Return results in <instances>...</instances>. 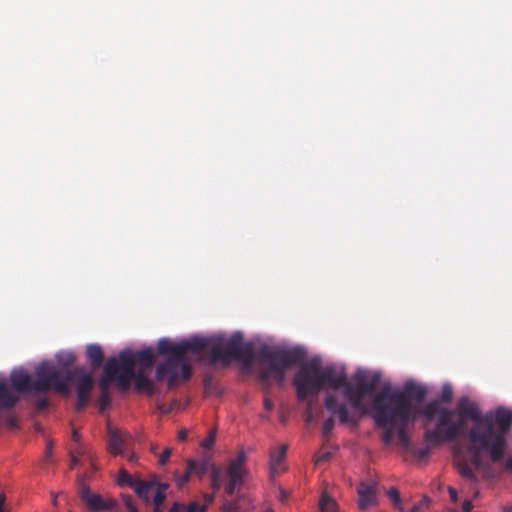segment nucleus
I'll use <instances>...</instances> for the list:
<instances>
[{
    "mask_svg": "<svg viewBox=\"0 0 512 512\" xmlns=\"http://www.w3.org/2000/svg\"><path fill=\"white\" fill-rule=\"evenodd\" d=\"M426 444L428 445L427 447H411L410 451L412 452V454L419 460H425L428 455H429V450L431 447H437V446H440L439 445H430L429 443L426 442ZM443 443H441L442 445Z\"/></svg>",
    "mask_w": 512,
    "mask_h": 512,
    "instance_id": "obj_29",
    "label": "nucleus"
},
{
    "mask_svg": "<svg viewBox=\"0 0 512 512\" xmlns=\"http://www.w3.org/2000/svg\"><path fill=\"white\" fill-rule=\"evenodd\" d=\"M98 403H99V410L104 411L107 408V406L110 404L109 393H106V392L101 393Z\"/></svg>",
    "mask_w": 512,
    "mask_h": 512,
    "instance_id": "obj_35",
    "label": "nucleus"
},
{
    "mask_svg": "<svg viewBox=\"0 0 512 512\" xmlns=\"http://www.w3.org/2000/svg\"><path fill=\"white\" fill-rule=\"evenodd\" d=\"M6 423H7L8 427L11 428V429H17L18 428V420H17V417L15 415H9L6 418Z\"/></svg>",
    "mask_w": 512,
    "mask_h": 512,
    "instance_id": "obj_40",
    "label": "nucleus"
},
{
    "mask_svg": "<svg viewBox=\"0 0 512 512\" xmlns=\"http://www.w3.org/2000/svg\"><path fill=\"white\" fill-rule=\"evenodd\" d=\"M292 385L295 387L299 401H306L323 389L321 380V364L317 359L304 363L295 373Z\"/></svg>",
    "mask_w": 512,
    "mask_h": 512,
    "instance_id": "obj_8",
    "label": "nucleus"
},
{
    "mask_svg": "<svg viewBox=\"0 0 512 512\" xmlns=\"http://www.w3.org/2000/svg\"><path fill=\"white\" fill-rule=\"evenodd\" d=\"M254 359L253 345L243 342L240 332L233 333L228 339L218 338L211 343V363L221 362L229 365L233 360L242 361L250 365Z\"/></svg>",
    "mask_w": 512,
    "mask_h": 512,
    "instance_id": "obj_6",
    "label": "nucleus"
},
{
    "mask_svg": "<svg viewBox=\"0 0 512 512\" xmlns=\"http://www.w3.org/2000/svg\"><path fill=\"white\" fill-rule=\"evenodd\" d=\"M132 441V436L119 429L108 426V450L113 455L123 454Z\"/></svg>",
    "mask_w": 512,
    "mask_h": 512,
    "instance_id": "obj_13",
    "label": "nucleus"
},
{
    "mask_svg": "<svg viewBox=\"0 0 512 512\" xmlns=\"http://www.w3.org/2000/svg\"><path fill=\"white\" fill-rule=\"evenodd\" d=\"M214 442H215V433L212 432V433H210V435L207 438L202 440L201 446L209 449L213 446Z\"/></svg>",
    "mask_w": 512,
    "mask_h": 512,
    "instance_id": "obj_39",
    "label": "nucleus"
},
{
    "mask_svg": "<svg viewBox=\"0 0 512 512\" xmlns=\"http://www.w3.org/2000/svg\"><path fill=\"white\" fill-rule=\"evenodd\" d=\"M192 472L189 471V467L186 465L185 472L183 474L175 473V481L179 488H182L190 479Z\"/></svg>",
    "mask_w": 512,
    "mask_h": 512,
    "instance_id": "obj_31",
    "label": "nucleus"
},
{
    "mask_svg": "<svg viewBox=\"0 0 512 512\" xmlns=\"http://www.w3.org/2000/svg\"><path fill=\"white\" fill-rule=\"evenodd\" d=\"M448 492H449V496H450V500L452 502H456L458 500V494H457V490L453 487H449L448 488Z\"/></svg>",
    "mask_w": 512,
    "mask_h": 512,
    "instance_id": "obj_45",
    "label": "nucleus"
},
{
    "mask_svg": "<svg viewBox=\"0 0 512 512\" xmlns=\"http://www.w3.org/2000/svg\"><path fill=\"white\" fill-rule=\"evenodd\" d=\"M319 508L321 512H337V503L324 492L319 501Z\"/></svg>",
    "mask_w": 512,
    "mask_h": 512,
    "instance_id": "obj_26",
    "label": "nucleus"
},
{
    "mask_svg": "<svg viewBox=\"0 0 512 512\" xmlns=\"http://www.w3.org/2000/svg\"><path fill=\"white\" fill-rule=\"evenodd\" d=\"M128 460L130 462H136L137 461V456L135 454H132L129 456Z\"/></svg>",
    "mask_w": 512,
    "mask_h": 512,
    "instance_id": "obj_54",
    "label": "nucleus"
},
{
    "mask_svg": "<svg viewBox=\"0 0 512 512\" xmlns=\"http://www.w3.org/2000/svg\"><path fill=\"white\" fill-rule=\"evenodd\" d=\"M48 404L49 403H48L47 398L46 397H41V398L37 399V401H36V408L38 410H44V409H46L48 407Z\"/></svg>",
    "mask_w": 512,
    "mask_h": 512,
    "instance_id": "obj_41",
    "label": "nucleus"
},
{
    "mask_svg": "<svg viewBox=\"0 0 512 512\" xmlns=\"http://www.w3.org/2000/svg\"><path fill=\"white\" fill-rule=\"evenodd\" d=\"M171 453H172V450L170 448H165L164 451L159 456L158 463L162 466L165 465L167 463Z\"/></svg>",
    "mask_w": 512,
    "mask_h": 512,
    "instance_id": "obj_38",
    "label": "nucleus"
},
{
    "mask_svg": "<svg viewBox=\"0 0 512 512\" xmlns=\"http://www.w3.org/2000/svg\"><path fill=\"white\" fill-rule=\"evenodd\" d=\"M133 380H135V388L137 391H145L149 395H153V383L142 371L135 373Z\"/></svg>",
    "mask_w": 512,
    "mask_h": 512,
    "instance_id": "obj_22",
    "label": "nucleus"
},
{
    "mask_svg": "<svg viewBox=\"0 0 512 512\" xmlns=\"http://www.w3.org/2000/svg\"><path fill=\"white\" fill-rule=\"evenodd\" d=\"M379 427L384 429V432H383L382 437H381L382 442L385 445H390L392 443V441H393L395 431L397 432L396 424L390 423L388 425L379 426Z\"/></svg>",
    "mask_w": 512,
    "mask_h": 512,
    "instance_id": "obj_27",
    "label": "nucleus"
},
{
    "mask_svg": "<svg viewBox=\"0 0 512 512\" xmlns=\"http://www.w3.org/2000/svg\"><path fill=\"white\" fill-rule=\"evenodd\" d=\"M335 426V421H334V418L333 417H329L327 418L323 425H322V434H323V437L325 438H328L333 430Z\"/></svg>",
    "mask_w": 512,
    "mask_h": 512,
    "instance_id": "obj_32",
    "label": "nucleus"
},
{
    "mask_svg": "<svg viewBox=\"0 0 512 512\" xmlns=\"http://www.w3.org/2000/svg\"><path fill=\"white\" fill-rule=\"evenodd\" d=\"M10 382L12 387L18 392L32 391V380L29 373L23 369H13L10 374Z\"/></svg>",
    "mask_w": 512,
    "mask_h": 512,
    "instance_id": "obj_17",
    "label": "nucleus"
},
{
    "mask_svg": "<svg viewBox=\"0 0 512 512\" xmlns=\"http://www.w3.org/2000/svg\"><path fill=\"white\" fill-rule=\"evenodd\" d=\"M246 460L245 451L240 450L228 463L226 470L228 482L225 485V491L230 496H232L236 490L240 489L244 483V479L248 474Z\"/></svg>",
    "mask_w": 512,
    "mask_h": 512,
    "instance_id": "obj_9",
    "label": "nucleus"
},
{
    "mask_svg": "<svg viewBox=\"0 0 512 512\" xmlns=\"http://www.w3.org/2000/svg\"><path fill=\"white\" fill-rule=\"evenodd\" d=\"M427 394V389L415 383L414 381H407L402 391H390V384L383 388L379 393L373 395V409H381V420H386L388 416L391 419L396 418L399 421L405 422L407 420H415L418 416L423 417L428 423H434L436 427V420H429L422 411L430 403L428 402L422 409H418L413 403L412 399L417 402L424 400Z\"/></svg>",
    "mask_w": 512,
    "mask_h": 512,
    "instance_id": "obj_3",
    "label": "nucleus"
},
{
    "mask_svg": "<svg viewBox=\"0 0 512 512\" xmlns=\"http://www.w3.org/2000/svg\"><path fill=\"white\" fill-rule=\"evenodd\" d=\"M79 496L81 500L87 505V507L94 511H108L113 510L116 506L114 499L104 500L100 494L92 493L89 486H87L83 480L79 479Z\"/></svg>",
    "mask_w": 512,
    "mask_h": 512,
    "instance_id": "obj_11",
    "label": "nucleus"
},
{
    "mask_svg": "<svg viewBox=\"0 0 512 512\" xmlns=\"http://www.w3.org/2000/svg\"><path fill=\"white\" fill-rule=\"evenodd\" d=\"M86 357L93 368H99L104 360L102 348L98 344H89L86 347Z\"/></svg>",
    "mask_w": 512,
    "mask_h": 512,
    "instance_id": "obj_21",
    "label": "nucleus"
},
{
    "mask_svg": "<svg viewBox=\"0 0 512 512\" xmlns=\"http://www.w3.org/2000/svg\"><path fill=\"white\" fill-rule=\"evenodd\" d=\"M81 373L82 375L76 388L78 399L75 408L77 411H82L87 405L89 394L94 385L93 378L90 374L86 373L83 369L81 370Z\"/></svg>",
    "mask_w": 512,
    "mask_h": 512,
    "instance_id": "obj_15",
    "label": "nucleus"
},
{
    "mask_svg": "<svg viewBox=\"0 0 512 512\" xmlns=\"http://www.w3.org/2000/svg\"><path fill=\"white\" fill-rule=\"evenodd\" d=\"M0 512H5V511H4V506H1V505H0Z\"/></svg>",
    "mask_w": 512,
    "mask_h": 512,
    "instance_id": "obj_58",
    "label": "nucleus"
},
{
    "mask_svg": "<svg viewBox=\"0 0 512 512\" xmlns=\"http://www.w3.org/2000/svg\"><path fill=\"white\" fill-rule=\"evenodd\" d=\"M118 361L115 357L108 358L104 368L103 375L99 380V388L101 393H108L111 381H117Z\"/></svg>",
    "mask_w": 512,
    "mask_h": 512,
    "instance_id": "obj_18",
    "label": "nucleus"
},
{
    "mask_svg": "<svg viewBox=\"0 0 512 512\" xmlns=\"http://www.w3.org/2000/svg\"><path fill=\"white\" fill-rule=\"evenodd\" d=\"M263 405H264L265 410L268 412L272 411L274 408L273 402L268 398H264Z\"/></svg>",
    "mask_w": 512,
    "mask_h": 512,
    "instance_id": "obj_47",
    "label": "nucleus"
},
{
    "mask_svg": "<svg viewBox=\"0 0 512 512\" xmlns=\"http://www.w3.org/2000/svg\"><path fill=\"white\" fill-rule=\"evenodd\" d=\"M58 361L65 366H69L74 363L75 356L72 353H64L57 355Z\"/></svg>",
    "mask_w": 512,
    "mask_h": 512,
    "instance_id": "obj_33",
    "label": "nucleus"
},
{
    "mask_svg": "<svg viewBox=\"0 0 512 512\" xmlns=\"http://www.w3.org/2000/svg\"><path fill=\"white\" fill-rule=\"evenodd\" d=\"M221 475V469L219 467L212 466V470L210 471V481L214 493L218 491L221 487Z\"/></svg>",
    "mask_w": 512,
    "mask_h": 512,
    "instance_id": "obj_28",
    "label": "nucleus"
},
{
    "mask_svg": "<svg viewBox=\"0 0 512 512\" xmlns=\"http://www.w3.org/2000/svg\"><path fill=\"white\" fill-rule=\"evenodd\" d=\"M428 503V497L424 496L423 499L414 504L408 512H420L421 509L428 506Z\"/></svg>",
    "mask_w": 512,
    "mask_h": 512,
    "instance_id": "obj_36",
    "label": "nucleus"
},
{
    "mask_svg": "<svg viewBox=\"0 0 512 512\" xmlns=\"http://www.w3.org/2000/svg\"><path fill=\"white\" fill-rule=\"evenodd\" d=\"M207 505H201L198 502H191L188 506L183 503L174 502L168 512H205Z\"/></svg>",
    "mask_w": 512,
    "mask_h": 512,
    "instance_id": "obj_25",
    "label": "nucleus"
},
{
    "mask_svg": "<svg viewBox=\"0 0 512 512\" xmlns=\"http://www.w3.org/2000/svg\"><path fill=\"white\" fill-rule=\"evenodd\" d=\"M18 400L19 397L8 388L4 380L0 379V407L11 408Z\"/></svg>",
    "mask_w": 512,
    "mask_h": 512,
    "instance_id": "obj_20",
    "label": "nucleus"
},
{
    "mask_svg": "<svg viewBox=\"0 0 512 512\" xmlns=\"http://www.w3.org/2000/svg\"><path fill=\"white\" fill-rule=\"evenodd\" d=\"M382 374L379 371H371L363 368L356 370L353 379L355 385L348 383L344 371H335L331 367L321 368V380L323 387L327 384L332 389H343L345 399L350 403L351 409L346 403H339L335 395H327L324 405L328 411L338 416L340 423L356 426L359 419L365 413L364 398L373 396L378 388Z\"/></svg>",
    "mask_w": 512,
    "mask_h": 512,
    "instance_id": "obj_2",
    "label": "nucleus"
},
{
    "mask_svg": "<svg viewBox=\"0 0 512 512\" xmlns=\"http://www.w3.org/2000/svg\"><path fill=\"white\" fill-rule=\"evenodd\" d=\"M388 497L393 501L394 505L398 506L400 505V495L396 488L392 487L387 492Z\"/></svg>",
    "mask_w": 512,
    "mask_h": 512,
    "instance_id": "obj_37",
    "label": "nucleus"
},
{
    "mask_svg": "<svg viewBox=\"0 0 512 512\" xmlns=\"http://www.w3.org/2000/svg\"><path fill=\"white\" fill-rule=\"evenodd\" d=\"M116 360L118 361L117 382L123 390H127L136 373L135 355L131 350L125 349L119 353Z\"/></svg>",
    "mask_w": 512,
    "mask_h": 512,
    "instance_id": "obj_10",
    "label": "nucleus"
},
{
    "mask_svg": "<svg viewBox=\"0 0 512 512\" xmlns=\"http://www.w3.org/2000/svg\"><path fill=\"white\" fill-rule=\"evenodd\" d=\"M288 446L283 444L277 451H273L270 454V468L272 473H279L280 468L279 465L286 457Z\"/></svg>",
    "mask_w": 512,
    "mask_h": 512,
    "instance_id": "obj_24",
    "label": "nucleus"
},
{
    "mask_svg": "<svg viewBox=\"0 0 512 512\" xmlns=\"http://www.w3.org/2000/svg\"><path fill=\"white\" fill-rule=\"evenodd\" d=\"M306 352L299 347L291 349L269 348L264 346L258 354V360L265 365L260 371V379L267 382L273 377L279 384L285 380L286 371L304 361Z\"/></svg>",
    "mask_w": 512,
    "mask_h": 512,
    "instance_id": "obj_5",
    "label": "nucleus"
},
{
    "mask_svg": "<svg viewBox=\"0 0 512 512\" xmlns=\"http://www.w3.org/2000/svg\"><path fill=\"white\" fill-rule=\"evenodd\" d=\"M382 412L383 411L381 409H374L373 418H374L376 425L377 426H385L390 423L396 424L397 436H398L400 445L402 446L403 449L410 450L412 445H411L410 438L407 434L406 428L412 420H407L405 422H402V421L397 420L396 418H393L392 416H391V419H389V417L387 416L386 420H381Z\"/></svg>",
    "mask_w": 512,
    "mask_h": 512,
    "instance_id": "obj_12",
    "label": "nucleus"
},
{
    "mask_svg": "<svg viewBox=\"0 0 512 512\" xmlns=\"http://www.w3.org/2000/svg\"><path fill=\"white\" fill-rule=\"evenodd\" d=\"M203 498H204V501L205 503L203 505H207V507L214 501V498H215V494L212 493V494H204L203 495Z\"/></svg>",
    "mask_w": 512,
    "mask_h": 512,
    "instance_id": "obj_46",
    "label": "nucleus"
},
{
    "mask_svg": "<svg viewBox=\"0 0 512 512\" xmlns=\"http://www.w3.org/2000/svg\"><path fill=\"white\" fill-rule=\"evenodd\" d=\"M222 512H239V506L237 502L225 501L221 507Z\"/></svg>",
    "mask_w": 512,
    "mask_h": 512,
    "instance_id": "obj_34",
    "label": "nucleus"
},
{
    "mask_svg": "<svg viewBox=\"0 0 512 512\" xmlns=\"http://www.w3.org/2000/svg\"><path fill=\"white\" fill-rule=\"evenodd\" d=\"M119 484H126L134 491L138 496H147L148 490L151 487V483L146 480L133 478L125 469H121L118 476Z\"/></svg>",
    "mask_w": 512,
    "mask_h": 512,
    "instance_id": "obj_16",
    "label": "nucleus"
},
{
    "mask_svg": "<svg viewBox=\"0 0 512 512\" xmlns=\"http://www.w3.org/2000/svg\"><path fill=\"white\" fill-rule=\"evenodd\" d=\"M331 457V453L330 452H324L320 455L317 456L316 460H315V463L316 464H320V463H323V462H326L330 459Z\"/></svg>",
    "mask_w": 512,
    "mask_h": 512,
    "instance_id": "obj_42",
    "label": "nucleus"
},
{
    "mask_svg": "<svg viewBox=\"0 0 512 512\" xmlns=\"http://www.w3.org/2000/svg\"><path fill=\"white\" fill-rule=\"evenodd\" d=\"M135 355L136 363L143 369L151 368L154 365V355L151 348H145L138 351Z\"/></svg>",
    "mask_w": 512,
    "mask_h": 512,
    "instance_id": "obj_23",
    "label": "nucleus"
},
{
    "mask_svg": "<svg viewBox=\"0 0 512 512\" xmlns=\"http://www.w3.org/2000/svg\"><path fill=\"white\" fill-rule=\"evenodd\" d=\"M77 458L75 456H71V467H74L77 464Z\"/></svg>",
    "mask_w": 512,
    "mask_h": 512,
    "instance_id": "obj_53",
    "label": "nucleus"
},
{
    "mask_svg": "<svg viewBox=\"0 0 512 512\" xmlns=\"http://www.w3.org/2000/svg\"><path fill=\"white\" fill-rule=\"evenodd\" d=\"M52 455V446L48 445L46 448V456L50 457Z\"/></svg>",
    "mask_w": 512,
    "mask_h": 512,
    "instance_id": "obj_52",
    "label": "nucleus"
},
{
    "mask_svg": "<svg viewBox=\"0 0 512 512\" xmlns=\"http://www.w3.org/2000/svg\"><path fill=\"white\" fill-rule=\"evenodd\" d=\"M74 378V373L66 370L62 373L52 362L43 361L35 369V380L32 383V391L46 393L54 389L59 393L69 392V382Z\"/></svg>",
    "mask_w": 512,
    "mask_h": 512,
    "instance_id": "obj_7",
    "label": "nucleus"
},
{
    "mask_svg": "<svg viewBox=\"0 0 512 512\" xmlns=\"http://www.w3.org/2000/svg\"><path fill=\"white\" fill-rule=\"evenodd\" d=\"M5 501H6V496H5V494H4V493H1V494H0V505H1V506H4Z\"/></svg>",
    "mask_w": 512,
    "mask_h": 512,
    "instance_id": "obj_51",
    "label": "nucleus"
},
{
    "mask_svg": "<svg viewBox=\"0 0 512 512\" xmlns=\"http://www.w3.org/2000/svg\"><path fill=\"white\" fill-rule=\"evenodd\" d=\"M503 512H512V505L505 506Z\"/></svg>",
    "mask_w": 512,
    "mask_h": 512,
    "instance_id": "obj_55",
    "label": "nucleus"
},
{
    "mask_svg": "<svg viewBox=\"0 0 512 512\" xmlns=\"http://www.w3.org/2000/svg\"><path fill=\"white\" fill-rule=\"evenodd\" d=\"M156 448H157V447H156V445H154V444H152V445H151V451H152L154 454H156Z\"/></svg>",
    "mask_w": 512,
    "mask_h": 512,
    "instance_id": "obj_56",
    "label": "nucleus"
},
{
    "mask_svg": "<svg viewBox=\"0 0 512 512\" xmlns=\"http://www.w3.org/2000/svg\"><path fill=\"white\" fill-rule=\"evenodd\" d=\"M125 506L128 512H138L131 498L125 499Z\"/></svg>",
    "mask_w": 512,
    "mask_h": 512,
    "instance_id": "obj_43",
    "label": "nucleus"
},
{
    "mask_svg": "<svg viewBox=\"0 0 512 512\" xmlns=\"http://www.w3.org/2000/svg\"><path fill=\"white\" fill-rule=\"evenodd\" d=\"M264 512H275V511H274V510H272V509H270V508H268V509H266Z\"/></svg>",
    "mask_w": 512,
    "mask_h": 512,
    "instance_id": "obj_57",
    "label": "nucleus"
},
{
    "mask_svg": "<svg viewBox=\"0 0 512 512\" xmlns=\"http://www.w3.org/2000/svg\"><path fill=\"white\" fill-rule=\"evenodd\" d=\"M188 431L186 429H182L178 432L177 438L180 441H184L187 439Z\"/></svg>",
    "mask_w": 512,
    "mask_h": 512,
    "instance_id": "obj_48",
    "label": "nucleus"
},
{
    "mask_svg": "<svg viewBox=\"0 0 512 512\" xmlns=\"http://www.w3.org/2000/svg\"><path fill=\"white\" fill-rule=\"evenodd\" d=\"M209 345L210 340L201 337H193L178 343L169 338L160 339L157 343V352L167 358L156 368L157 380H166L168 387L172 388L177 384L179 372H181L183 380L189 379L191 367L187 362L186 354L188 352L198 354Z\"/></svg>",
    "mask_w": 512,
    "mask_h": 512,
    "instance_id": "obj_4",
    "label": "nucleus"
},
{
    "mask_svg": "<svg viewBox=\"0 0 512 512\" xmlns=\"http://www.w3.org/2000/svg\"><path fill=\"white\" fill-rule=\"evenodd\" d=\"M473 508V505H472V502L471 500H464L463 503H462V511L463 512H471Z\"/></svg>",
    "mask_w": 512,
    "mask_h": 512,
    "instance_id": "obj_44",
    "label": "nucleus"
},
{
    "mask_svg": "<svg viewBox=\"0 0 512 512\" xmlns=\"http://www.w3.org/2000/svg\"><path fill=\"white\" fill-rule=\"evenodd\" d=\"M79 437H80L79 433L76 430H74L72 433L73 440L77 442L79 440Z\"/></svg>",
    "mask_w": 512,
    "mask_h": 512,
    "instance_id": "obj_50",
    "label": "nucleus"
},
{
    "mask_svg": "<svg viewBox=\"0 0 512 512\" xmlns=\"http://www.w3.org/2000/svg\"><path fill=\"white\" fill-rule=\"evenodd\" d=\"M453 389L450 384H445L442 386L440 400H437L442 407V403H449L452 400Z\"/></svg>",
    "mask_w": 512,
    "mask_h": 512,
    "instance_id": "obj_30",
    "label": "nucleus"
},
{
    "mask_svg": "<svg viewBox=\"0 0 512 512\" xmlns=\"http://www.w3.org/2000/svg\"><path fill=\"white\" fill-rule=\"evenodd\" d=\"M505 466L507 469L512 470V456H510L506 459Z\"/></svg>",
    "mask_w": 512,
    "mask_h": 512,
    "instance_id": "obj_49",
    "label": "nucleus"
},
{
    "mask_svg": "<svg viewBox=\"0 0 512 512\" xmlns=\"http://www.w3.org/2000/svg\"><path fill=\"white\" fill-rule=\"evenodd\" d=\"M377 487L378 483L374 479L361 481L358 488V506L359 509L364 511L369 506L374 505L377 501Z\"/></svg>",
    "mask_w": 512,
    "mask_h": 512,
    "instance_id": "obj_14",
    "label": "nucleus"
},
{
    "mask_svg": "<svg viewBox=\"0 0 512 512\" xmlns=\"http://www.w3.org/2000/svg\"><path fill=\"white\" fill-rule=\"evenodd\" d=\"M36 430L40 431V426L36 425Z\"/></svg>",
    "mask_w": 512,
    "mask_h": 512,
    "instance_id": "obj_59",
    "label": "nucleus"
},
{
    "mask_svg": "<svg viewBox=\"0 0 512 512\" xmlns=\"http://www.w3.org/2000/svg\"><path fill=\"white\" fill-rule=\"evenodd\" d=\"M187 466L189 467V471H191L192 474H195L198 477L202 478L208 471H211L212 466H215V465L211 463L210 458L202 457L197 460H194V459L188 460Z\"/></svg>",
    "mask_w": 512,
    "mask_h": 512,
    "instance_id": "obj_19",
    "label": "nucleus"
},
{
    "mask_svg": "<svg viewBox=\"0 0 512 512\" xmlns=\"http://www.w3.org/2000/svg\"><path fill=\"white\" fill-rule=\"evenodd\" d=\"M457 412L455 420L451 409L442 407L438 401H430L422 414L429 420L435 419L436 427L425 428L423 439L430 445L452 442L464 432L465 418L471 419L474 424L468 432L470 462L459 446L454 448V461L459 474L474 482L476 475L472 466L476 469L482 466V452H488L493 463L504 458L507 447L505 435L512 424V411L500 406L494 414L482 415L479 405L463 396L458 400Z\"/></svg>",
    "mask_w": 512,
    "mask_h": 512,
    "instance_id": "obj_1",
    "label": "nucleus"
}]
</instances>
